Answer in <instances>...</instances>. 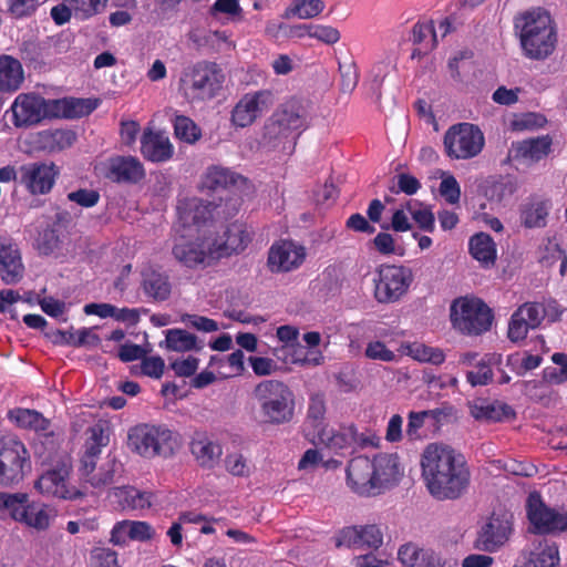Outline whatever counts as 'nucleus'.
Returning a JSON list of instances; mask_svg holds the SVG:
<instances>
[{"label": "nucleus", "instance_id": "2eb2a0df", "mask_svg": "<svg viewBox=\"0 0 567 567\" xmlns=\"http://www.w3.org/2000/svg\"><path fill=\"white\" fill-rule=\"evenodd\" d=\"M275 104L270 90H259L244 94L231 111V123L237 127L250 126Z\"/></svg>", "mask_w": 567, "mask_h": 567}, {"label": "nucleus", "instance_id": "7ed1b4c3", "mask_svg": "<svg viewBox=\"0 0 567 567\" xmlns=\"http://www.w3.org/2000/svg\"><path fill=\"white\" fill-rule=\"evenodd\" d=\"M402 471L396 454L381 453L373 458L357 456L347 467L348 486L361 496H374L394 486Z\"/></svg>", "mask_w": 567, "mask_h": 567}, {"label": "nucleus", "instance_id": "473e14b6", "mask_svg": "<svg viewBox=\"0 0 567 567\" xmlns=\"http://www.w3.org/2000/svg\"><path fill=\"white\" fill-rule=\"evenodd\" d=\"M190 451L199 465L207 468H213L223 454L221 446L205 433L195 434L190 443Z\"/></svg>", "mask_w": 567, "mask_h": 567}, {"label": "nucleus", "instance_id": "6ab92c4d", "mask_svg": "<svg viewBox=\"0 0 567 567\" xmlns=\"http://www.w3.org/2000/svg\"><path fill=\"white\" fill-rule=\"evenodd\" d=\"M120 463L115 457H107L106 461L97 465L96 463L79 464L78 476L80 487L87 493V487L95 491H103L114 483V477L120 471Z\"/></svg>", "mask_w": 567, "mask_h": 567}, {"label": "nucleus", "instance_id": "0eeeda50", "mask_svg": "<svg viewBox=\"0 0 567 567\" xmlns=\"http://www.w3.org/2000/svg\"><path fill=\"white\" fill-rule=\"evenodd\" d=\"M72 460L66 454H56L51 466L37 480L34 487L44 496L63 501H76L86 496V492L72 484Z\"/></svg>", "mask_w": 567, "mask_h": 567}, {"label": "nucleus", "instance_id": "774afa93", "mask_svg": "<svg viewBox=\"0 0 567 567\" xmlns=\"http://www.w3.org/2000/svg\"><path fill=\"white\" fill-rule=\"evenodd\" d=\"M310 38L317 39L326 44H334L340 40V32L331 25H312Z\"/></svg>", "mask_w": 567, "mask_h": 567}, {"label": "nucleus", "instance_id": "de8ad7c7", "mask_svg": "<svg viewBox=\"0 0 567 567\" xmlns=\"http://www.w3.org/2000/svg\"><path fill=\"white\" fill-rule=\"evenodd\" d=\"M326 400L323 394L315 393L309 399L308 412H307V421L318 430L323 425V420L326 415Z\"/></svg>", "mask_w": 567, "mask_h": 567}, {"label": "nucleus", "instance_id": "9b49d317", "mask_svg": "<svg viewBox=\"0 0 567 567\" xmlns=\"http://www.w3.org/2000/svg\"><path fill=\"white\" fill-rule=\"evenodd\" d=\"M173 432L165 425L140 424L127 435L128 447L138 455L152 458L172 451Z\"/></svg>", "mask_w": 567, "mask_h": 567}, {"label": "nucleus", "instance_id": "c756f323", "mask_svg": "<svg viewBox=\"0 0 567 567\" xmlns=\"http://www.w3.org/2000/svg\"><path fill=\"white\" fill-rule=\"evenodd\" d=\"M399 560L404 567H444L440 554L432 549L420 548L417 545L408 543L402 545L398 551Z\"/></svg>", "mask_w": 567, "mask_h": 567}, {"label": "nucleus", "instance_id": "5fc2aeb1", "mask_svg": "<svg viewBox=\"0 0 567 567\" xmlns=\"http://www.w3.org/2000/svg\"><path fill=\"white\" fill-rule=\"evenodd\" d=\"M41 0H7L8 12L13 18L31 16L40 6Z\"/></svg>", "mask_w": 567, "mask_h": 567}, {"label": "nucleus", "instance_id": "c03bdc74", "mask_svg": "<svg viewBox=\"0 0 567 567\" xmlns=\"http://www.w3.org/2000/svg\"><path fill=\"white\" fill-rule=\"evenodd\" d=\"M244 352L241 350H236L227 357H212L209 364L212 367L218 365V369H223L224 367L229 368V372L218 371L223 377H234L240 375L245 370L244 363Z\"/></svg>", "mask_w": 567, "mask_h": 567}, {"label": "nucleus", "instance_id": "f3484780", "mask_svg": "<svg viewBox=\"0 0 567 567\" xmlns=\"http://www.w3.org/2000/svg\"><path fill=\"white\" fill-rule=\"evenodd\" d=\"M59 169L53 163H29L20 167V183L32 195H45L51 192Z\"/></svg>", "mask_w": 567, "mask_h": 567}, {"label": "nucleus", "instance_id": "20e7f679", "mask_svg": "<svg viewBox=\"0 0 567 567\" xmlns=\"http://www.w3.org/2000/svg\"><path fill=\"white\" fill-rule=\"evenodd\" d=\"M310 103L300 97H290L281 103L264 127V141L272 147L293 148L297 137L309 125Z\"/></svg>", "mask_w": 567, "mask_h": 567}, {"label": "nucleus", "instance_id": "7c9ffc66", "mask_svg": "<svg viewBox=\"0 0 567 567\" xmlns=\"http://www.w3.org/2000/svg\"><path fill=\"white\" fill-rule=\"evenodd\" d=\"M317 440L326 447L340 451L351 447L357 443V430L353 425H341L338 429L322 426L317 432Z\"/></svg>", "mask_w": 567, "mask_h": 567}, {"label": "nucleus", "instance_id": "ddd939ff", "mask_svg": "<svg viewBox=\"0 0 567 567\" xmlns=\"http://www.w3.org/2000/svg\"><path fill=\"white\" fill-rule=\"evenodd\" d=\"M223 70L214 62H199L184 73L182 80L186 95L209 100L216 96L224 82Z\"/></svg>", "mask_w": 567, "mask_h": 567}, {"label": "nucleus", "instance_id": "58836bf2", "mask_svg": "<svg viewBox=\"0 0 567 567\" xmlns=\"http://www.w3.org/2000/svg\"><path fill=\"white\" fill-rule=\"evenodd\" d=\"M9 419L22 429L45 433L50 427V421L35 410L14 409L9 412Z\"/></svg>", "mask_w": 567, "mask_h": 567}, {"label": "nucleus", "instance_id": "c85d7f7f", "mask_svg": "<svg viewBox=\"0 0 567 567\" xmlns=\"http://www.w3.org/2000/svg\"><path fill=\"white\" fill-rule=\"evenodd\" d=\"M55 517L56 512L53 507L41 502L31 501L28 495L18 523L37 530H45Z\"/></svg>", "mask_w": 567, "mask_h": 567}, {"label": "nucleus", "instance_id": "052dcab7", "mask_svg": "<svg viewBox=\"0 0 567 567\" xmlns=\"http://www.w3.org/2000/svg\"><path fill=\"white\" fill-rule=\"evenodd\" d=\"M374 248L381 255H402V249L396 246L393 236L389 233H379L372 240Z\"/></svg>", "mask_w": 567, "mask_h": 567}, {"label": "nucleus", "instance_id": "864d4df0", "mask_svg": "<svg viewBox=\"0 0 567 567\" xmlns=\"http://www.w3.org/2000/svg\"><path fill=\"white\" fill-rule=\"evenodd\" d=\"M362 547L377 550L383 545V533L375 524L360 525Z\"/></svg>", "mask_w": 567, "mask_h": 567}, {"label": "nucleus", "instance_id": "a19ab883", "mask_svg": "<svg viewBox=\"0 0 567 567\" xmlns=\"http://www.w3.org/2000/svg\"><path fill=\"white\" fill-rule=\"evenodd\" d=\"M471 415L478 421L498 422L512 413L506 404H491L484 401H475L470 404Z\"/></svg>", "mask_w": 567, "mask_h": 567}, {"label": "nucleus", "instance_id": "bb28decb", "mask_svg": "<svg viewBox=\"0 0 567 567\" xmlns=\"http://www.w3.org/2000/svg\"><path fill=\"white\" fill-rule=\"evenodd\" d=\"M154 536L153 527L141 520H122L116 523L111 530V543L124 546L130 540L146 542Z\"/></svg>", "mask_w": 567, "mask_h": 567}, {"label": "nucleus", "instance_id": "4468645a", "mask_svg": "<svg viewBox=\"0 0 567 567\" xmlns=\"http://www.w3.org/2000/svg\"><path fill=\"white\" fill-rule=\"evenodd\" d=\"M411 281L410 269L403 266L382 267L375 280V299L382 303L395 302L408 291Z\"/></svg>", "mask_w": 567, "mask_h": 567}, {"label": "nucleus", "instance_id": "603ef678", "mask_svg": "<svg viewBox=\"0 0 567 567\" xmlns=\"http://www.w3.org/2000/svg\"><path fill=\"white\" fill-rule=\"evenodd\" d=\"M51 151H61L75 142V134L69 130H55L45 134Z\"/></svg>", "mask_w": 567, "mask_h": 567}, {"label": "nucleus", "instance_id": "37998d69", "mask_svg": "<svg viewBox=\"0 0 567 567\" xmlns=\"http://www.w3.org/2000/svg\"><path fill=\"white\" fill-rule=\"evenodd\" d=\"M405 208L420 229L432 233L435 228V217L429 206L414 199L405 202Z\"/></svg>", "mask_w": 567, "mask_h": 567}, {"label": "nucleus", "instance_id": "3c124183", "mask_svg": "<svg viewBox=\"0 0 567 567\" xmlns=\"http://www.w3.org/2000/svg\"><path fill=\"white\" fill-rule=\"evenodd\" d=\"M145 291L156 299H165L169 292L166 278L158 274H151L144 278Z\"/></svg>", "mask_w": 567, "mask_h": 567}, {"label": "nucleus", "instance_id": "f704fd0d", "mask_svg": "<svg viewBox=\"0 0 567 567\" xmlns=\"http://www.w3.org/2000/svg\"><path fill=\"white\" fill-rule=\"evenodd\" d=\"M86 434L87 437L83 445L79 464L96 463L102 453V449L110 442L109 434L105 432L102 424H95L89 427Z\"/></svg>", "mask_w": 567, "mask_h": 567}, {"label": "nucleus", "instance_id": "49530a36", "mask_svg": "<svg viewBox=\"0 0 567 567\" xmlns=\"http://www.w3.org/2000/svg\"><path fill=\"white\" fill-rule=\"evenodd\" d=\"M493 360H496L495 354L485 355L473 370L467 372L466 379L473 386L486 385L492 381L491 363Z\"/></svg>", "mask_w": 567, "mask_h": 567}, {"label": "nucleus", "instance_id": "423d86ee", "mask_svg": "<svg viewBox=\"0 0 567 567\" xmlns=\"http://www.w3.org/2000/svg\"><path fill=\"white\" fill-rule=\"evenodd\" d=\"M260 414L266 423L279 425L290 422L295 415V395L279 380H264L252 390Z\"/></svg>", "mask_w": 567, "mask_h": 567}, {"label": "nucleus", "instance_id": "39448f33", "mask_svg": "<svg viewBox=\"0 0 567 567\" xmlns=\"http://www.w3.org/2000/svg\"><path fill=\"white\" fill-rule=\"evenodd\" d=\"M522 50L528 59L545 60L555 50L557 35L550 16L540 9L516 19Z\"/></svg>", "mask_w": 567, "mask_h": 567}, {"label": "nucleus", "instance_id": "338daca9", "mask_svg": "<svg viewBox=\"0 0 567 567\" xmlns=\"http://www.w3.org/2000/svg\"><path fill=\"white\" fill-rule=\"evenodd\" d=\"M41 309L48 316L65 321L66 305L64 301L45 297L40 301Z\"/></svg>", "mask_w": 567, "mask_h": 567}, {"label": "nucleus", "instance_id": "e433bc0d", "mask_svg": "<svg viewBox=\"0 0 567 567\" xmlns=\"http://www.w3.org/2000/svg\"><path fill=\"white\" fill-rule=\"evenodd\" d=\"M553 140L549 135L523 140L517 143V156L530 162H539L551 151Z\"/></svg>", "mask_w": 567, "mask_h": 567}, {"label": "nucleus", "instance_id": "f03ea898", "mask_svg": "<svg viewBox=\"0 0 567 567\" xmlns=\"http://www.w3.org/2000/svg\"><path fill=\"white\" fill-rule=\"evenodd\" d=\"M217 208L212 203L192 199L186 203L183 212L179 210V221L189 227V239L181 247L179 261L187 267L212 266L220 259L216 248L214 235H216V221L213 212Z\"/></svg>", "mask_w": 567, "mask_h": 567}, {"label": "nucleus", "instance_id": "1a4fd4ad", "mask_svg": "<svg viewBox=\"0 0 567 567\" xmlns=\"http://www.w3.org/2000/svg\"><path fill=\"white\" fill-rule=\"evenodd\" d=\"M450 310L452 326L464 334L478 336L492 327V309L480 298L460 297L452 302Z\"/></svg>", "mask_w": 567, "mask_h": 567}, {"label": "nucleus", "instance_id": "8fccbe9b", "mask_svg": "<svg viewBox=\"0 0 567 567\" xmlns=\"http://www.w3.org/2000/svg\"><path fill=\"white\" fill-rule=\"evenodd\" d=\"M360 533V525L343 527L342 529L339 530V533L336 536V546L348 548H361L362 538Z\"/></svg>", "mask_w": 567, "mask_h": 567}, {"label": "nucleus", "instance_id": "2f4dec72", "mask_svg": "<svg viewBox=\"0 0 567 567\" xmlns=\"http://www.w3.org/2000/svg\"><path fill=\"white\" fill-rule=\"evenodd\" d=\"M24 82V70L21 62L8 54L0 55V92L14 93Z\"/></svg>", "mask_w": 567, "mask_h": 567}, {"label": "nucleus", "instance_id": "b1692460", "mask_svg": "<svg viewBox=\"0 0 567 567\" xmlns=\"http://www.w3.org/2000/svg\"><path fill=\"white\" fill-rule=\"evenodd\" d=\"M221 226L216 223V235L214 239L216 241V248L220 254V259L229 257L233 254L243 251L249 240V234L246 231L243 225L231 224L220 234Z\"/></svg>", "mask_w": 567, "mask_h": 567}, {"label": "nucleus", "instance_id": "e2e57ef3", "mask_svg": "<svg viewBox=\"0 0 567 567\" xmlns=\"http://www.w3.org/2000/svg\"><path fill=\"white\" fill-rule=\"evenodd\" d=\"M542 361V357L537 354H526L524 358H520L519 354H512L507 358L508 365L514 368L515 365L520 364L519 370H517L518 374H523L526 371L538 368Z\"/></svg>", "mask_w": 567, "mask_h": 567}, {"label": "nucleus", "instance_id": "a211bd4d", "mask_svg": "<svg viewBox=\"0 0 567 567\" xmlns=\"http://www.w3.org/2000/svg\"><path fill=\"white\" fill-rule=\"evenodd\" d=\"M306 256V248L302 245L291 240H280L270 247L267 266L271 272H289L298 269Z\"/></svg>", "mask_w": 567, "mask_h": 567}, {"label": "nucleus", "instance_id": "9d476101", "mask_svg": "<svg viewBox=\"0 0 567 567\" xmlns=\"http://www.w3.org/2000/svg\"><path fill=\"white\" fill-rule=\"evenodd\" d=\"M51 103L52 99H45L39 93H19L6 111V115L11 116V123L16 128L28 130L53 118Z\"/></svg>", "mask_w": 567, "mask_h": 567}, {"label": "nucleus", "instance_id": "dca6fc26", "mask_svg": "<svg viewBox=\"0 0 567 567\" xmlns=\"http://www.w3.org/2000/svg\"><path fill=\"white\" fill-rule=\"evenodd\" d=\"M527 517L534 533L549 534L567 530V512L546 506L536 493L528 496Z\"/></svg>", "mask_w": 567, "mask_h": 567}, {"label": "nucleus", "instance_id": "72a5a7b5", "mask_svg": "<svg viewBox=\"0 0 567 567\" xmlns=\"http://www.w3.org/2000/svg\"><path fill=\"white\" fill-rule=\"evenodd\" d=\"M53 118L65 117L74 118L81 117L93 112L97 103L90 99H52Z\"/></svg>", "mask_w": 567, "mask_h": 567}, {"label": "nucleus", "instance_id": "4d7b16f0", "mask_svg": "<svg viewBox=\"0 0 567 567\" xmlns=\"http://www.w3.org/2000/svg\"><path fill=\"white\" fill-rule=\"evenodd\" d=\"M440 194L449 204H457L461 197L460 184L453 175L443 177L440 184Z\"/></svg>", "mask_w": 567, "mask_h": 567}, {"label": "nucleus", "instance_id": "13d9d810", "mask_svg": "<svg viewBox=\"0 0 567 567\" xmlns=\"http://www.w3.org/2000/svg\"><path fill=\"white\" fill-rule=\"evenodd\" d=\"M179 320L184 322L186 327L194 328L198 331L214 332L218 330V323L207 317L198 315H184L179 318Z\"/></svg>", "mask_w": 567, "mask_h": 567}, {"label": "nucleus", "instance_id": "bf43d9fd", "mask_svg": "<svg viewBox=\"0 0 567 567\" xmlns=\"http://www.w3.org/2000/svg\"><path fill=\"white\" fill-rule=\"evenodd\" d=\"M141 372L150 378H162L165 369L164 360L158 355L143 357L141 361Z\"/></svg>", "mask_w": 567, "mask_h": 567}, {"label": "nucleus", "instance_id": "cd10ccee", "mask_svg": "<svg viewBox=\"0 0 567 567\" xmlns=\"http://www.w3.org/2000/svg\"><path fill=\"white\" fill-rule=\"evenodd\" d=\"M173 145L165 133L151 128L144 131L141 138V152L145 158L152 162H163L173 155Z\"/></svg>", "mask_w": 567, "mask_h": 567}, {"label": "nucleus", "instance_id": "0e129e2a", "mask_svg": "<svg viewBox=\"0 0 567 567\" xmlns=\"http://www.w3.org/2000/svg\"><path fill=\"white\" fill-rule=\"evenodd\" d=\"M396 189H392L393 193H404L405 195H414L421 188L420 181L409 173H400L396 175Z\"/></svg>", "mask_w": 567, "mask_h": 567}, {"label": "nucleus", "instance_id": "5701e85b", "mask_svg": "<svg viewBox=\"0 0 567 567\" xmlns=\"http://www.w3.org/2000/svg\"><path fill=\"white\" fill-rule=\"evenodd\" d=\"M24 267L21 252L14 240L7 236H0V275L7 285L20 281Z\"/></svg>", "mask_w": 567, "mask_h": 567}, {"label": "nucleus", "instance_id": "aec40b11", "mask_svg": "<svg viewBox=\"0 0 567 567\" xmlns=\"http://www.w3.org/2000/svg\"><path fill=\"white\" fill-rule=\"evenodd\" d=\"M559 561L558 546L554 542L544 539L523 549L514 567H557Z\"/></svg>", "mask_w": 567, "mask_h": 567}, {"label": "nucleus", "instance_id": "6e6552de", "mask_svg": "<svg viewBox=\"0 0 567 567\" xmlns=\"http://www.w3.org/2000/svg\"><path fill=\"white\" fill-rule=\"evenodd\" d=\"M32 471L25 444L13 435L0 436V487L20 485Z\"/></svg>", "mask_w": 567, "mask_h": 567}, {"label": "nucleus", "instance_id": "a18cd8bd", "mask_svg": "<svg viewBox=\"0 0 567 567\" xmlns=\"http://www.w3.org/2000/svg\"><path fill=\"white\" fill-rule=\"evenodd\" d=\"M324 7L322 0H292L291 7L287 10V16H293L299 19H312L319 16Z\"/></svg>", "mask_w": 567, "mask_h": 567}, {"label": "nucleus", "instance_id": "4be33fe9", "mask_svg": "<svg viewBox=\"0 0 567 567\" xmlns=\"http://www.w3.org/2000/svg\"><path fill=\"white\" fill-rule=\"evenodd\" d=\"M511 534V520L493 515L478 533L476 546L485 551H496L508 540Z\"/></svg>", "mask_w": 567, "mask_h": 567}, {"label": "nucleus", "instance_id": "f257e3e1", "mask_svg": "<svg viewBox=\"0 0 567 567\" xmlns=\"http://www.w3.org/2000/svg\"><path fill=\"white\" fill-rule=\"evenodd\" d=\"M421 467L425 486L436 499H456L470 484L464 457L446 445L429 444L422 453Z\"/></svg>", "mask_w": 567, "mask_h": 567}, {"label": "nucleus", "instance_id": "a878e982", "mask_svg": "<svg viewBox=\"0 0 567 567\" xmlns=\"http://www.w3.org/2000/svg\"><path fill=\"white\" fill-rule=\"evenodd\" d=\"M551 209V200L539 195L529 196L519 206V220L526 228H544Z\"/></svg>", "mask_w": 567, "mask_h": 567}, {"label": "nucleus", "instance_id": "6e6d98bb", "mask_svg": "<svg viewBox=\"0 0 567 567\" xmlns=\"http://www.w3.org/2000/svg\"><path fill=\"white\" fill-rule=\"evenodd\" d=\"M202 137L200 127L189 117L179 115V141L195 144Z\"/></svg>", "mask_w": 567, "mask_h": 567}, {"label": "nucleus", "instance_id": "09e8293b", "mask_svg": "<svg viewBox=\"0 0 567 567\" xmlns=\"http://www.w3.org/2000/svg\"><path fill=\"white\" fill-rule=\"evenodd\" d=\"M516 192L517 182L513 178H503L494 182L488 188L491 199L499 203L511 198Z\"/></svg>", "mask_w": 567, "mask_h": 567}, {"label": "nucleus", "instance_id": "ea45409f", "mask_svg": "<svg viewBox=\"0 0 567 567\" xmlns=\"http://www.w3.org/2000/svg\"><path fill=\"white\" fill-rule=\"evenodd\" d=\"M113 495L123 509H143L151 506V496L135 487H116L113 491Z\"/></svg>", "mask_w": 567, "mask_h": 567}, {"label": "nucleus", "instance_id": "f8f14e48", "mask_svg": "<svg viewBox=\"0 0 567 567\" xmlns=\"http://www.w3.org/2000/svg\"><path fill=\"white\" fill-rule=\"evenodd\" d=\"M484 143V134L471 123L452 125L443 138L445 153L452 159H470L477 156Z\"/></svg>", "mask_w": 567, "mask_h": 567}, {"label": "nucleus", "instance_id": "c9c22d12", "mask_svg": "<svg viewBox=\"0 0 567 567\" xmlns=\"http://www.w3.org/2000/svg\"><path fill=\"white\" fill-rule=\"evenodd\" d=\"M468 250L471 256L483 267L494 266L496 261V245L486 233H477L470 238Z\"/></svg>", "mask_w": 567, "mask_h": 567}, {"label": "nucleus", "instance_id": "680f3d73", "mask_svg": "<svg viewBox=\"0 0 567 567\" xmlns=\"http://www.w3.org/2000/svg\"><path fill=\"white\" fill-rule=\"evenodd\" d=\"M364 354L371 360H379L383 362L394 361L395 354L386 348L381 341H372L367 344Z\"/></svg>", "mask_w": 567, "mask_h": 567}, {"label": "nucleus", "instance_id": "412c9836", "mask_svg": "<svg viewBox=\"0 0 567 567\" xmlns=\"http://www.w3.org/2000/svg\"><path fill=\"white\" fill-rule=\"evenodd\" d=\"M545 309L542 305L526 302L513 315L508 326V338L520 341L526 338L530 329L537 328L544 319Z\"/></svg>", "mask_w": 567, "mask_h": 567}, {"label": "nucleus", "instance_id": "4c0bfd02", "mask_svg": "<svg viewBox=\"0 0 567 567\" xmlns=\"http://www.w3.org/2000/svg\"><path fill=\"white\" fill-rule=\"evenodd\" d=\"M240 179L241 176L229 168L220 165H212L207 167L204 173L200 185L204 189L216 190L236 185Z\"/></svg>", "mask_w": 567, "mask_h": 567}, {"label": "nucleus", "instance_id": "79ce46f5", "mask_svg": "<svg viewBox=\"0 0 567 567\" xmlns=\"http://www.w3.org/2000/svg\"><path fill=\"white\" fill-rule=\"evenodd\" d=\"M27 498V493H7L0 491V518H10L18 523Z\"/></svg>", "mask_w": 567, "mask_h": 567}, {"label": "nucleus", "instance_id": "393cba45", "mask_svg": "<svg viewBox=\"0 0 567 567\" xmlns=\"http://www.w3.org/2000/svg\"><path fill=\"white\" fill-rule=\"evenodd\" d=\"M144 175L143 164L133 156H116L106 163L105 176L113 182L137 183Z\"/></svg>", "mask_w": 567, "mask_h": 567}, {"label": "nucleus", "instance_id": "69168bd1", "mask_svg": "<svg viewBox=\"0 0 567 567\" xmlns=\"http://www.w3.org/2000/svg\"><path fill=\"white\" fill-rule=\"evenodd\" d=\"M214 16L226 14L233 19H241L243 9L238 0H216L210 9Z\"/></svg>", "mask_w": 567, "mask_h": 567}]
</instances>
